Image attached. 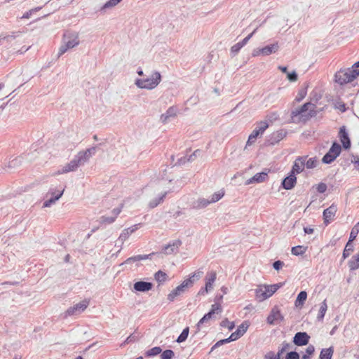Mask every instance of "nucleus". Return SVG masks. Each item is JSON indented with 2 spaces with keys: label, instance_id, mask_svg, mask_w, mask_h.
Returning <instances> with one entry per match:
<instances>
[{
  "label": "nucleus",
  "instance_id": "obj_8",
  "mask_svg": "<svg viewBox=\"0 0 359 359\" xmlns=\"http://www.w3.org/2000/svg\"><path fill=\"white\" fill-rule=\"evenodd\" d=\"M160 189L159 187L152 188V189H147L146 191L151 195L155 194L156 192H158L156 194V197L151 199L149 203V206L151 208H154L156 207L158 204H160L161 202H163L164 198L165 197L168 191H159Z\"/></svg>",
  "mask_w": 359,
  "mask_h": 359
},
{
  "label": "nucleus",
  "instance_id": "obj_53",
  "mask_svg": "<svg viewBox=\"0 0 359 359\" xmlns=\"http://www.w3.org/2000/svg\"><path fill=\"white\" fill-rule=\"evenodd\" d=\"M240 337H241V336L238 335V333L236 331H235L230 335V337L229 338H226V339L227 340V342L229 343V342L235 341Z\"/></svg>",
  "mask_w": 359,
  "mask_h": 359
},
{
  "label": "nucleus",
  "instance_id": "obj_31",
  "mask_svg": "<svg viewBox=\"0 0 359 359\" xmlns=\"http://www.w3.org/2000/svg\"><path fill=\"white\" fill-rule=\"evenodd\" d=\"M181 243L180 241H175L172 244H169L164 248V252L165 254H172L173 253L180 245Z\"/></svg>",
  "mask_w": 359,
  "mask_h": 359
},
{
  "label": "nucleus",
  "instance_id": "obj_14",
  "mask_svg": "<svg viewBox=\"0 0 359 359\" xmlns=\"http://www.w3.org/2000/svg\"><path fill=\"white\" fill-rule=\"evenodd\" d=\"M310 336L306 332H297L293 338V343L299 346H305L309 341Z\"/></svg>",
  "mask_w": 359,
  "mask_h": 359
},
{
  "label": "nucleus",
  "instance_id": "obj_10",
  "mask_svg": "<svg viewBox=\"0 0 359 359\" xmlns=\"http://www.w3.org/2000/svg\"><path fill=\"white\" fill-rule=\"evenodd\" d=\"M217 273L215 271H211L208 272L205 278V287L201 288L198 294L204 295L205 294H207L208 292L212 290L213 289V283H215Z\"/></svg>",
  "mask_w": 359,
  "mask_h": 359
},
{
  "label": "nucleus",
  "instance_id": "obj_7",
  "mask_svg": "<svg viewBox=\"0 0 359 359\" xmlns=\"http://www.w3.org/2000/svg\"><path fill=\"white\" fill-rule=\"evenodd\" d=\"M64 190H58L51 188L46 194V200L43 202V208H49L54 205L62 196Z\"/></svg>",
  "mask_w": 359,
  "mask_h": 359
},
{
  "label": "nucleus",
  "instance_id": "obj_11",
  "mask_svg": "<svg viewBox=\"0 0 359 359\" xmlns=\"http://www.w3.org/2000/svg\"><path fill=\"white\" fill-rule=\"evenodd\" d=\"M89 305V301L87 299L83 300L73 306L69 307L66 314L68 316L77 315L82 313Z\"/></svg>",
  "mask_w": 359,
  "mask_h": 359
},
{
  "label": "nucleus",
  "instance_id": "obj_18",
  "mask_svg": "<svg viewBox=\"0 0 359 359\" xmlns=\"http://www.w3.org/2000/svg\"><path fill=\"white\" fill-rule=\"evenodd\" d=\"M149 255H139L130 257L128 258L125 262L121 263L120 264V266L128 264V265H130V266H133L134 265L135 266H138V263L140 261L145 260V259H148Z\"/></svg>",
  "mask_w": 359,
  "mask_h": 359
},
{
  "label": "nucleus",
  "instance_id": "obj_57",
  "mask_svg": "<svg viewBox=\"0 0 359 359\" xmlns=\"http://www.w3.org/2000/svg\"><path fill=\"white\" fill-rule=\"evenodd\" d=\"M351 161L352 163L355 165V168L359 170V157L358 156L353 155L351 156Z\"/></svg>",
  "mask_w": 359,
  "mask_h": 359
},
{
  "label": "nucleus",
  "instance_id": "obj_33",
  "mask_svg": "<svg viewBox=\"0 0 359 359\" xmlns=\"http://www.w3.org/2000/svg\"><path fill=\"white\" fill-rule=\"evenodd\" d=\"M318 164V158L316 157L306 159L305 167L308 169H312L317 167Z\"/></svg>",
  "mask_w": 359,
  "mask_h": 359
},
{
  "label": "nucleus",
  "instance_id": "obj_6",
  "mask_svg": "<svg viewBox=\"0 0 359 359\" xmlns=\"http://www.w3.org/2000/svg\"><path fill=\"white\" fill-rule=\"evenodd\" d=\"M358 76H359V69H344L338 71L334 76L335 81L339 85L353 81Z\"/></svg>",
  "mask_w": 359,
  "mask_h": 359
},
{
  "label": "nucleus",
  "instance_id": "obj_37",
  "mask_svg": "<svg viewBox=\"0 0 359 359\" xmlns=\"http://www.w3.org/2000/svg\"><path fill=\"white\" fill-rule=\"evenodd\" d=\"M353 251V245L351 242L348 241L343 252V257L346 259L348 257L351 252Z\"/></svg>",
  "mask_w": 359,
  "mask_h": 359
},
{
  "label": "nucleus",
  "instance_id": "obj_45",
  "mask_svg": "<svg viewBox=\"0 0 359 359\" xmlns=\"http://www.w3.org/2000/svg\"><path fill=\"white\" fill-rule=\"evenodd\" d=\"M155 279L158 282H164L166 280L167 275L162 271H158L155 273Z\"/></svg>",
  "mask_w": 359,
  "mask_h": 359
},
{
  "label": "nucleus",
  "instance_id": "obj_4",
  "mask_svg": "<svg viewBox=\"0 0 359 359\" xmlns=\"http://www.w3.org/2000/svg\"><path fill=\"white\" fill-rule=\"evenodd\" d=\"M161 81V75L160 72L155 71L146 79H136L135 84L141 89L153 90L158 86Z\"/></svg>",
  "mask_w": 359,
  "mask_h": 359
},
{
  "label": "nucleus",
  "instance_id": "obj_3",
  "mask_svg": "<svg viewBox=\"0 0 359 359\" xmlns=\"http://www.w3.org/2000/svg\"><path fill=\"white\" fill-rule=\"evenodd\" d=\"M316 106L314 104L307 102L301 107L292 111V118L294 122L305 121L315 114Z\"/></svg>",
  "mask_w": 359,
  "mask_h": 359
},
{
  "label": "nucleus",
  "instance_id": "obj_1",
  "mask_svg": "<svg viewBox=\"0 0 359 359\" xmlns=\"http://www.w3.org/2000/svg\"><path fill=\"white\" fill-rule=\"evenodd\" d=\"M95 152L96 147H95L79 151L72 160L58 170L55 175H62L76 170L80 165L88 162Z\"/></svg>",
  "mask_w": 359,
  "mask_h": 359
},
{
  "label": "nucleus",
  "instance_id": "obj_60",
  "mask_svg": "<svg viewBox=\"0 0 359 359\" xmlns=\"http://www.w3.org/2000/svg\"><path fill=\"white\" fill-rule=\"evenodd\" d=\"M327 189V185L325 183H320L317 187V191L319 193H324Z\"/></svg>",
  "mask_w": 359,
  "mask_h": 359
},
{
  "label": "nucleus",
  "instance_id": "obj_54",
  "mask_svg": "<svg viewBox=\"0 0 359 359\" xmlns=\"http://www.w3.org/2000/svg\"><path fill=\"white\" fill-rule=\"evenodd\" d=\"M257 29H255L251 34H250L248 36H247L245 38L243 39V41H240L239 43L242 44V46L243 47L248 41L250 39V38L252 36V35L256 32Z\"/></svg>",
  "mask_w": 359,
  "mask_h": 359
},
{
  "label": "nucleus",
  "instance_id": "obj_15",
  "mask_svg": "<svg viewBox=\"0 0 359 359\" xmlns=\"http://www.w3.org/2000/svg\"><path fill=\"white\" fill-rule=\"evenodd\" d=\"M306 158V156H300L296 158L292 166L291 173L295 175L302 172L305 168V162Z\"/></svg>",
  "mask_w": 359,
  "mask_h": 359
},
{
  "label": "nucleus",
  "instance_id": "obj_48",
  "mask_svg": "<svg viewBox=\"0 0 359 359\" xmlns=\"http://www.w3.org/2000/svg\"><path fill=\"white\" fill-rule=\"evenodd\" d=\"M306 94H307L306 88H302L298 92V94L295 98V100L297 102H300L306 97Z\"/></svg>",
  "mask_w": 359,
  "mask_h": 359
},
{
  "label": "nucleus",
  "instance_id": "obj_64",
  "mask_svg": "<svg viewBox=\"0 0 359 359\" xmlns=\"http://www.w3.org/2000/svg\"><path fill=\"white\" fill-rule=\"evenodd\" d=\"M121 210L118 208H115L113 210V215L115 218L118 216V215L120 213Z\"/></svg>",
  "mask_w": 359,
  "mask_h": 359
},
{
  "label": "nucleus",
  "instance_id": "obj_52",
  "mask_svg": "<svg viewBox=\"0 0 359 359\" xmlns=\"http://www.w3.org/2000/svg\"><path fill=\"white\" fill-rule=\"evenodd\" d=\"M287 78L290 81L294 82L297 80V74L296 72L293 71L287 74Z\"/></svg>",
  "mask_w": 359,
  "mask_h": 359
},
{
  "label": "nucleus",
  "instance_id": "obj_38",
  "mask_svg": "<svg viewBox=\"0 0 359 359\" xmlns=\"http://www.w3.org/2000/svg\"><path fill=\"white\" fill-rule=\"evenodd\" d=\"M259 135L257 130H253L252 133L249 135L248 140L246 143V147L248 146H250L254 144Z\"/></svg>",
  "mask_w": 359,
  "mask_h": 359
},
{
  "label": "nucleus",
  "instance_id": "obj_23",
  "mask_svg": "<svg viewBox=\"0 0 359 359\" xmlns=\"http://www.w3.org/2000/svg\"><path fill=\"white\" fill-rule=\"evenodd\" d=\"M177 113V108L174 107H170V108H168L165 113L161 114V120L163 123H166L170 118L176 116Z\"/></svg>",
  "mask_w": 359,
  "mask_h": 359
},
{
  "label": "nucleus",
  "instance_id": "obj_58",
  "mask_svg": "<svg viewBox=\"0 0 359 359\" xmlns=\"http://www.w3.org/2000/svg\"><path fill=\"white\" fill-rule=\"evenodd\" d=\"M283 265H284L283 262L280 261V260L276 261L273 264V266L274 269H276L277 271L280 270L283 266Z\"/></svg>",
  "mask_w": 359,
  "mask_h": 359
},
{
  "label": "nucleus",
  "instance_id": "obj_9",
  "mask_svg": "<svg viewBox=\"0 0 359 359\" xmlns=\"http://www.w3.org/2000/svg\"><path fill=\"white\" fill-rule=\"evenodd\" d=\"M341 151V146L338 143L334 142L328 152L323 156L322 159L323 163L326 164L331 163L339 156Z\"/></svg>",
  "mask_w": 359,
  "mask_h": 359
},
{
  "label": "nucleus",
  "instance_id": "obj_39",
  "mask_svg": "<svg viewBox=\"0 0 359 359\" xmlns=\"http://www.w3.org/2000/svg\"><path fill=\"white\" fill-rule=\"evenodd\" d=\"M249 327V323L246 321L243 322L242 324H241L237 330H236L238 335L242 337L247 331L248 328Z\"/></svg>",
  "mask_w": 359,
  "mask_h": 359
},
{
  "label": "nucleus",
  "instance_id": "obj_13",
  "mask_svg": "<svg viewBox=\"0 0 359 359\" xmlns=\"http://www.w3.org/2000/svg\"><path fill=\"white\" fill-rule=\"evenodd\" d=\"M187 288V282H182L168 294V299L170 302H173L177 297L182 295Z\"/></svg>",
  "mask_w": 359,
  "mask_h": 359
},
{
  "label": "nucleus",
  "instance_id": "obj_36",
  "mask_svg": "<svg viewBox=\"0 0 359 359\" xmlns=\"http://www.w3.org/2000/svg\"><path fill=\"white\" fill-rule=\"evenodd\" d=\"M161 351L162 349L160 347L156 346L146 351L145 355L147 357L155 356L160 354Z\"/></svg>",
  "mask_w": 359,
  "mask_h": 359
},
{
  "label": "nucleus",
  "instance_id": "obj_24",
  "mask_svg": "<svg viewBox=\"0 0 359 359\" xmlns=\"http://www.w3.org/2000/svg\"><path fill=\"white\" fill-rule=\"evenodd\" d=\"M263 49V56H267L271 54L276 53L279 49V45L278 42L273 43L272 44L266 46L262 48Z\"/></svg>",
  "mask_w": 359,
  "mask_h": 359
},
{
  "label": "nucleus",
  "instance_id": "obj_12",
  "mask_svg": "<svg viewBox=\"0 0 359 359\" xmlns=\"http://www.w3.org/2000/svg\"><path fill=\"white\" fill-rule=\"evenodd\" d=\"M283 316L281 314L278 306H274L266 318V321L269 325H274L278 322L283 321Z\"/></svg>",
  "mask_w": 359,
  "mask_h": 359
},
{
  "label": "nucleus",
  "instance_id": "obj_21",
  "mask_svg": "<svg viewBox=\"0 0 359 359\" xmlns=\"http://www.w3.org/2000/svg\"><path fill=\"white\" fill-rule=\"evenodd\" d=\"M268 177V172H262L255 174L252 177L248 179L245 182V184L248 185L253 183H262L266 181V180Z\"/></svg>",
  "mask_w": 359,
  "mask_h": 359
},
{
  "label": "nucleus",
  "instance_id": "obj_47",
  "mask_svg": "<svg viewBox=\"0 0 359 359\" xmlns=\"http://www.w3.org/2000/svg\"><path fill=\"white\" fill-rule=\"evenodd\" d=\"M118 3L116 0L107 1L102 7L101 10H106L116 6Z\"/></svg>",
  "mask_w": 359,
  "mask_h": 359
},
{
  "label": "nucleus",
  "instance_id": "obj_19",
  "mask_svg": "<svg viewBox=\"0 0 359 359\" xmlns=\"http://www.w3.org/2000/svg\"><path fill=\"white\" fill-rule=\"evenodd\" d=\"M139 225L140 224H135L129 228L123 229L120 234L118 241L123 244L133 233L138 229Z\"/></svg>",
  "mask_w": 359,
  "mask_h": 359
},
{
  "label": "nucleus",
  "instance_id": "obj_2",
  "mask_svg": "<svg viewBox=\"0 0 359 359\" xmlns=\"http://www.w3.org/2000/svg\"><path fill=\"white\" fill-rule=\"evenodd\" d=\"M283 285V283L273 285H259L255 290V299L259 302H263L270 298Z\"/></svg>",
  "mask_w": 359,
  "mask_h": 359
},
{
  "label": "nucleus",
  "instance_id": "obj_49",
  "mask_svg": "<svg viewBox=\"0 0 359 359\" xmlns=\"http://www.w3.org/2000/svg\"><path fill=\"white\" fill-rule=\"evenodd\" d=\"M221 326L227 327L229 330H232L234 328L235 325L233 322H230L227 319H225L221 322Z\"/></svg>",
  "mask_w": 359,
  "mask_h": 359
},
{
  "label": "nucleus",
  "instance_id": "obj_41",
  "mask_svg": "<svg viewBox=\"0 0 359 359\" xmlns=\"http://www.w3.org/2000/svg\"><path fill=\"white\" fill-rule=\"evenodd\" d=\"M314 351V346L311 344L309 345L306 349V353L302 355V359H311V355L313 354Z\"/></svg>",
  "mask_w": 359,
  "mask_h": 359
},
{
  "label": "nucleus",
  "instance_id": "obj_42",
  "mask_svg": "<svg viewBox=\"0 0 359 359\" xmlns=\"http://www.w3.org/2000/svg\"><path fill=\"white\" fill-rule=\"evenodd\" d=\"M268 127L269 124L266 121H261L258 123L255 130H257L259 135H262Z\"/></svg>",
  "mask_w": 359,
  "mask_h": 359
},
{
  "label": "nucleus",
  "instance_id": "obj_55",
  "mask_svg": "<svg viewBox=\"0 0 359 359\" xmlns=\"http://www.w3.org/2000/svg\"><path fill=\"white\" fill-rule=\"evenodd\" d=\"M285 359H299V355L297 352L292 351L287 354Z\"/></svg>",
  "mask_w": 359,
  "mask_h": 359
},
{
  "label": "nucleus",
  "instance_id": "obj_17",
  "mask_svg": "<svg viewBox=\"0 0 359 359\" xmlns=\"http://www.w3.org/2000/svg\"><path fill=\"white\" fill-rule=\"evenodd\" d=\"M339 137L345 149H348L351 147V140L345 126L340 128Z\"/></svg>",
  "mask_w": 359,
  "mask_h": 359
},
{
  "label": "nucleus",
  "instance_id": "obj_56",
  "mask_svg": "<svg viewBox=\"0 0 359 359\" xmlns=\"http://www.w3.org/2000/svg\"><path fill=\"white\" fill-rule=\"evenodd\" d=\"M115 217L112 216V217H102V222H104V223H107V224H111L112 222H114L115 220Z\"/></svg>",
  "mask_w": 359,
  "mask_h": 359
},
{
  "label": "nucleus",
  "instance_id": "obj_35",
  "mask_svg": "<svg viewBox=\"0 0 359 359\" xmlns=\"http://www.w3.org/2000/svg\"><path fill=\"white\" fill-rule=\"evenodd\" d=\"M359 233V222H358L351 229L350 236H349V242H353V240L355 239L358 234Z\"/></svg>",
  "mask_w": 359,
  "mask_h": 359
},
{
  "label": "nucleus",
  "instance_id": "obj_40",
  "mask_svg": "<svg viewBox=\"0 0 359 359\" xmlns=\"http://www.w3.org/2000/svg\"><path fill=\"white\" fill-rule=\"evenodd\" d=\"M215 316L213 315L212 313L208 312L204 316L199 320V322L197 324L198 327H200L201 325H203L205 323H208L210 320L215 318Z\"/></svg>",
  "mask_w": 359,
  "mask_h": 359
},
{
  "label": "nucleus",
  "instance_id": "obj_16",
  "mask_svg": "<svg viewBox=\"0 0 359 359\" xmlns=\"http://www.w3.org/2000/svg\"><path fill=\"white\" fill-rule=\"evenodd\" d=\"M337 211V207L334 204H332L329 208L323 211L324 222L327 224L332 221Z\"/></svg>",
  "mask_w": 359,
  "mask_h": 359
},
{
  "label": "nucleus",
  "instance_id": "obj_25",
  "mask_svg": "<svg viewBox=\"0 0 359 359\" xmlns=\"http://www.w3.org/2000/svg\"><path fill=\"white\" fill-rule=\"evenodd\" d=\"M203 274V271H198L190 275L188 279L184 280L183 282H187V287H190L193 285L194 283L199 280Z\"/></svg>",
  "mask_w": 359,
  "mask_h": 359
},
{
  "label": "nucleus",
  "instance_id": "obj_30",
  "mask_svg": "<svg viewBox=\"0 0 359 359\" xmlns=\"http://www.w3.org/2000/svg\"><path fill=\"white\" fill-rule=\"evenodd\" d=\"M225 191L224 189H220L214 193L210 198L209 201L210 204L219 201L224 196Z\"/></svg>",
  "mask_w": 359,
  "mask_h": 359
},
{
  "label": "nucleus",
  "instance_id": "obj_61",
  "mask_svg": "<svg viewBox=\"0 0 359 359\" xmlns=\"http://www.w3.org/2000/svg\"><path fill=\"white\" fill-rule=\"evenodd\" d=\"M263 49L262 48H255L252 50V57H257L259 55H263Z\"/></svg>",
  "mask_w": 359,
  "mask_h": 359
},
{
  "label": "nucleus",
  "instance_id": "obj_29",
  "mask_svg": "<svg viewBox=\"0 0 359 359\" xmlns=\"http://www.w3.org/2000/svg\"><path fill=\"white\" fill-rule=\"evenodd\" d=\"M334 353L332 347L323 348L320 353V359H331Z\"/></svg>",
  "mask_w": 359,
  "mask_h": 359
},
{
  "label": "nucleus",
  "instance_id": "obj_34",
  "mask_svg": "<svg viewBox=\"0 0 359 359\" xmlns=\"http://www.w3.org/2000/svg\"><path fill=\"white\" fill-rule=\"evenodd\" d=\"M327 303H326V300H324L321 305H320V309H319V313H318V320H323L324 316H325V314L327 311Z\"/></svg>",
  "mask_w": 359,
  "mask_h": 359
},
{
  "label": "nucleus",
  "instance_id": "obj_50",
  "mask_svg": "<svg viewBox=\"0 0 359 359\" xmlns=\"http://www.w3.org/2000/svg\"><path fill=\"white\" fill-rule=\"evenodd\" d=\"M243 48L242 44H241L239 42L234 44L231 48V53L233 54V55H236L239 50Z\"/></svg>",
  "mask_w": 359,
  "mask_h": 359
},
{
  "label": "nucleus",
  "instance_id": "obj_43",
  "mask_svg": "<svg viewBox=\"0 0 359 359\" xmlns=\"http://www.w3.org/2000/svg\"><path fill=\"white\" fill-rule=\"evenodd\" d=\"M188 334H189V327H186L183 330V331L182 332L180 335L178 337L177 341L178 343H182V342L184 341L187 339Z\"/></svg>",
  "mask_w": 359,
  "mask_h": 359
},
{
  "label": "nucleus",
  "instance_id": "obj_32",
  "mask_svg": "<svg viewBox=\"0 0 359 359\" xmlns=\"http://www.w3.org/2000/svg\"><path fill=\"white\" fill-rule=\"evenodd\" d=\"M306 250H307L306 246L297 245V246L292 248L291 252L292 255H294L295 256H299V255H304Z\"/></svg>",
  "mask_w": 359,
  "mask_h": 359
},
{
  "label": "nucleus",
  "instance_id": "obj_26",
  "mask_svg": "<svg viewBox=\"0 0 359 359\" xmlns=\"http://www.w3.org/2000/svg\"><path fill=\"white\" fill-rule=\"evenodd\" d=\"M210 204L209 198H199L193 203V207L194 208L201 209L207 207Z\"/></svg>",
  "mask_w": 359,
  "mask_h": 359
},
{
  "label": "nucleus",
  "instance_id": "obj_22",
  "mask_svg": "<svg viewBox=\"0 0 359 359\" xmlns=\"http://www.w3.org/2000/svg\"><path fill=\"white\" fill-rule=\"evenodd\" d=\"M296 182L297 177L295 175L291 173L288 177L283 180L282 184L284 189L289 190L294 187Z\"/></svg>",
  "mask_w": 359,
  "mask_h": 359
},
{
  "label": "nucleus",
  "instance_id": "obj_27",
  "mask_svg": "<svg viewBox=\"0 0 359 359\" xmlns=\"http://www.w3.org/2000/svg\"><path fill=\"white\" fill-rule=\"evenodd\" d=\"M307 298V293L305 291H302L299 292V294L297 295V297L295 300L294 305L297 308H301L306 302Z\"/></svg>",
  "mask_w": 359,
  "mask_h": 359
},
{
  "label": "nucleus",
  "instance_id": "obj_51",
  "mask_svg": "<svg viewBox=\"0 0 359 359\" xmlns=\"http://www.w3.org/2000/svg\"><path fill=\"white\" fill-rule=\"evenodd\" d=\"M265 359H280V353L276 355L274 352L269 351L264 356Z\"/></svg>",
  "mask_w": 359,
  "mask_h": 359
},
{
  "label": "nucleus",
  "instance_id": "obj_5",
  "mask_svg": "<svg viewBox=\"0 0 359 359\" xmlns=\"http://www.w3.org/2000/svg\"><path fill=\"white\" fill-rule=\"evenodd\" d=\"M79 44V34L75 32H67L63 35L62 44L59 48L58 55H63L68 49L73 48Z\"/></svg>",
  "mask_w": 359,
  "mask_h": 359
},
{
  "label": "nucleus",
  "instance_id": "obj_59",
  "mask_svg": "<svg viewBox=\"0 0 359 359\" xmlns=\"http://www.w3.org/2000/svg\"><path fill=\"white\" fill-rule=\"evenodd\" d=\"M228 343L227 342V340L226 339H221L219 341H218L211 348V351H212L214 349L219 347L220 346L224 344H226Z\"/></svg>",
  "mask_w": 359,
  "mask_h": 359
},
{
  "label": "nucleus",
  "instance_id": "obj_46",
  "mask_svg": "<svg viewBox=\"0 0 359 359\" xmlns=\"http://www.w3.org/2000/svg\"><path fill=\"white\" fill-rule=\"evenodd\" d=\"M175 355L172 350H165L161 355V359H172Z\"/></svg>",
  "mask_w": 359,
  "mask_h": 359
},
{
  "label": "nucleus",
  "instance_id": "obj_28",
  "mask_svg": "<svg viewBox=\"0 0 359 359\" xmlns=\"http://www.w3.org/2000/svg\"><path fill=\"white\" fill-rule=\"evenodd\" d=\"M348 266L352 271L359 268V252L353 256L348 261Z\"/></svg>",
  "mask_w": 359,
  "mask_h": 359
},
{
  "label": "nucleus",
  "instance_id": "obj_20",
  "mask_svg": "<svg viewBox=\"0 0 359 359\" xmlns=\"http://www.w3.org/2000/svg\"><path fill=\"white\" fill-rule=\"evenodd\" d=\"M153 285L151 283L145 281H137L134 283L133 288L137 292H146L152 289Z\"/></svg>",
  "mask_w": 359,
  "mask_h": 359
},
{
  "label": "nucleus",
  "instance_id": "obj_63",
  "mask_svg": "<svg viewBox=\"0 0 359 359\" xmlns=\"http://www.w3.org/2000/svg\"><path fill=\"white\" fill-rule=\"evenodd\" d=\"M40 8H35V9H32V10L29 11V13H27L26 14H25V15H23V18H29V14H32V12H34V11H39Z\"/></svg>",
  "mask_w": 359,
  "mask_h": 359
},
{
  "label": "nucleus",
  "instance_id": "obj_44",
  "mask_svg": "<svg viewBox=\"0 0 359 359\" xmlns=\"http://www.w3.org/2000/svg\"><path fill=\"white\" fill-rule=\"evenodd\" d=\"M222 311V306L219 304L215 303L212 305L211 309L209 312L212 313L213 315L219 314Z\"/></svg>",
  "mask_w": 359,
  "mask_h": 359
},
{
  "label": "nucleus",
  "instance_id": "obj_62",
  "mask_svg": "<svg viewBox=\"0 0 359 359\" xmlns=\"http://www.w3.org/2000/svg\"><path fill=\"white\" fill-rule=\"evenodd\" d=\"M304 231L305 233L311 234L313 233V229L311 227L306 226L304 228Z\"/></svg>",
  "mask_w": 359,
  "mask_h": 359
}]
</instances>
